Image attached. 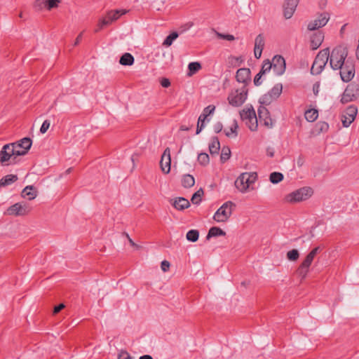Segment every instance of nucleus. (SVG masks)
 <instances>
[{"mask_svg": "<svg viewBox=\"0 0 359 359\" xmlns=\"http://www.w3.org/2000/svg\"><path fill=\"white\" fill-rule=\"evenodd\" d=\"M348 56V49L344 46H337L334 48L332 52H330V67L337 70L346 62V58Z\"/></svg>", "mask_w": 359, "mask_h": 359, "instance_id": "nucleus-1", "label": "nucleus"}, {"mask_svg": "<svg viewBox=\"0 0 359 359\" xmlns=\"http://www.w3.org/2000/svg\"><path fill=\"white\" fill-rule=\"evenodd\" d=\"M222 128H223V126H222V123H220V122H217V123H215L214 125V131L216 133L221 132Z\"/></svg>", "mask_w": 359, "mask_h": 359, "instance_id": "nucleus-56", "label": "nucleus"}, {"mask_svg": "<svg viewBox=\"0 0 359 359\" xmlns=\"http://www.w3.org/2000/svg\"><path fill=\"white\" fill-rule=\"evenodd\" d=\"M170 266V262L166 260L163 261L161 264V269L164 272L168 271Z\"/></svg>", "mask_w": 359, "mask_h": 359, "instance_id": "nucleus-53", "label": "nucleus"}, {"mask_svg": "<svg viewBox=\"0 0 359 359\" xmlns=\"http://www.w3.org/2000/svg\"><path fill=\"white\" fill-rule=\"evenodd\" d=\"M226 233L219 227L212 226L210 229L208 233L206 236L207 239H209L211 237H215L219 236H225Z\"/></svg>", "mask_w": 359, "mask_h": 359, "instance_id": "nucleus-28", "label": "nucleus"}, {"mask_svg": "<svg viewBox=\"0 0 359 359\" xmlns=\"http://www.w3.org/2000/svg\"><path fill=\"white\" fill-rule=\"evenodd\" d=\"M172 205L178 210H183L190 206L189 201L184 197L176 198Z\"/></svg>", "mask_w": 359, "mask_h": 359, "instance_id": "nucleus-20", "label": "nucleus"}, {"mask_svg": "<svg viewBox=\"0 0 359 359\" xmlns=\"http://www.w3.org/2000/svg\"><path fill=\"white\" fill-rule=\"evenodd\" d=\"M240 116L242 121L245 123V125L250 130H257L258 127L257 118L255 111L252 106L241 111Z\"/></svg>", "mask_w": 359, "mask_h": 359, "instance_id": "nucleus-6", "label": "nucleus"}, {"mask_svg": "<svg viewBox=\"0 0 359 359\" xmlns=\"http://www.w3.org/2000/svg\"><path fill=\"white\" fill-rule=\"evenodd\" d=\"M112 22V16L110 13H108V15L100 20L97 27L95 29V32H97L100 30H102L104 27L106 26L110 25Z\"/></svg>", "mask_w": 359, "mask_h": 359, "instance_id": "nucleus-26", "label": "nucleus"}, {"mask_svg": "<svg viewBox=\"0 0 359 359\" xmlns=\"http://www.w3.org/2000/svg\"><path fill=\"white\" fill-rule=\"evenodd\" d=\"M330 56V49L328 48L321 50L316 55L314 62L311 68V73L313 75H318L325 67Z\"/></svg>", "mask_w": 359, "mask_h": 359, "instance_id": "nucleus-2", "label": "nucleus"}, {"mask_svg": "<svg viewBox=\"0 0 359 359\" xmlns=\"http://www.w3.org/2000/svg\"><path fill=\"white\" fill-rule=\"evenodd\" d=\"M283 90V85L281 83L276 84L270 91L262 95L259 100L262 104L269 105L273 100L279 97Z\"/></svg>", "mask_w": 359, "mask_h": 359, "instance_id": "nucleus-9", "label": "nucleus"}, {"mask_svg": "<svg viewBox=\"0 0 359 359\" xmlns=\"http://www.w3.org/2000/svg\"><path fill=\"white\" fill-rule=\"evenodd\" d=\"M258 116L259 121H263L264 125L268 128H271L273 125V121L270 117L269 110L263 106H260L258 109Z\"/></svg>", "mask_w": 359, "mask_h": 359, "instance_id": "nucleus-18", "label": "nucleus"}, {"mask_svg": "<svg viewBox=\"0 0 359 359\" xmlns=\"http://www.w3.org/2000/svg\"><path fill=\"white\" fill-rule=\"evenodd\" d=\"M359 97V83L353 81L350 83L344 91L341 102L346 104L356 100Z\"/></svg>", "mask_w": 359, "mask_h": 359, "instance_id": "nucleus-7", "label": "nucleus"}, {"mask_svg": "<svg viewBox=\"0 0 359 359\" xmlns=\"http://www.w3.org/2000/svg\"><path fill=\"white\" fill-rule=\"evenodd\" d=\"M318 28H320V27L318 26V21H316V20L311 21L308 25V29H309L311 31L316 30Z\"/></svg>", "mask_w": 359, "mask_h": 359, "instance_id": "nucleus-50", "label": "nucleus"}, {"mask_svg": "<svg viewBox=\"0 0 359 359\" xmlns=\"http://www.w3.org/2000/svg\"><path fill=\"white\" fill-rule=\"evenodd\" d=\"M305 118L309 122H313L318 116V111L316 109H308L305 112Z\"/></svg>", "mask_w": 359, "mask_h": 359, "instance_id": "nucleus-30", "label": "nucleus"}, {"mask_svg": "<svg viewBox=\"0 0 359 359\" xmlns=\"http://www.w3.org/2000/svg\"><path fill=\"white\" fill-rule=\"evenodd\" d=\"M83 32H81L78 35V36L76 37V39L74 43V46H77L81 42V41L82 39V36H83Z\"/></svg>", "mask_w": 359, "mask_h": 359, "instance_id": "nucleus-62", "label": "nucleus"}, {"mask_svg": "<svg viewBox=\"0 0 359 359\" xmlns=\"http://www.w3.org/2000/svg\"><path fill=\"white\" fill-rule=\"evenodd\" d=\"M339 69L341 80L344 82H349L355 75V65L349 60H347Z\"/></svg>", "mask_w": 359, "mask_h": 359, "instance_id": "nucleus-10", "label": "nucleus"}, {"mask_svg": "<svg viewBox=\"0 0 359 359\" xmlns=\"http://www.w3.org/2000/svg\"><path fill=\"white\" fill-rule=\"evenodd\" d=\"M248 88L246 86H242L240 89L231 90L228 96L229 104L233 107L241 106L247 100Z\"/></svg>", "mask_w": 359, "mask_h": 359, "instance_id": "nucleus-5", "label": "nucleus"}, {"mask_svg": "<svg viewBox=\"0 0 359 359\" xmlns=\"http://www.w3.org/2000/svg\"><path fill=\"white\" fill-rule=\"evenodd\" d=\"M15 148L11 144H5L0 151V163L3 165H8L14 163L17 154Z\"/></svg>", "mask_w": 359, "mask_h": 359, "instance_id": "nucleus-8", "label": "nucleus"}, {"mask_svg": "<svg viewBox=\"0 0 359 359\" xmlns=\"http://www.w3.org/2000/svg\"><path fill=\"white\" fill-rule=\"evenodd\" d=\"M255 47L257 49H264V38L262 34L257 36L255 41Z\"/></svg>", "mask_w": 359, "mask_h": 359, "instance_id": "nucleus-40", "label": "nucleus"}, {"mask_svg": "<svg viewBox=\"0 0 359 359\" xmlns=\"http://www.w3.org/2000/svg\"><path fill=\"white\" fill-rule=\"evenodd\" d=\"M179 34L177 32H173L170 34L164 40L163 45L164 46H170L172 42L178 37Z\"/></svg>", "mask_w": 359, "mask_h": 359, "instance_id": "nucleus-32", "label": "nucleus"}, {"mask_svg": "<svg viewBox=\"0 0 359 359\" xmlns=\"http://www.w3.org/2000/svg\"><path fill=\"white\" fill-rule=\"evenodd\" d=\"M235 187L241 191L245 192L250 185L248 172H243L235 181Z\"/></svg>", "mask_w": 359, "mask_h": 359, "instance_id": "nucleus-16", "label": "nucleus"}, {"mask_svg": "<svg viewBox=\"0 0 359 359\" xmlns=\"http://www.w3.org/2000/svg\"><path fill=\"white\" fill-rule=\"evenodd\" d=\"M207 118V114H201L198 120V124L196 128V134L200 133L201 130L205 126V121Z\"/></svg>", "mask_w": 359, "mask_h": 359, "instance_id": "nucleus-39", "label": "nucleus"}, {"mask_svg": "<svg viewBox=\"0 0 359 359\" xmlns=\"http://www.w3.org/2000/svg\"><path fill=\"white\" fill-rule=\"evenodd\" d=\"M65 307V305L63 304H60L54 307L53 313H57L60 312L63 308Z\"/></svg>", "mask_w": 359, "mask_h": 359, "instance_id": "nucleus-60", "label": "nucleus"}, {"mask_svg": "<svg viewBox=\"0 0 359 359\" xmlns=\"http://www.w3.org/2000/svg\"><path fill=\"white\" fill-rule=\"evenodd\" d=\"M139 359H153V358L149 355H144L140 356Z\"/></svg>", "mask_w": 359, "mask_h": 359, "instance_id": "nucleus-64", "label": "nucleus"}, {"mask_svg": "<svg viewBox=\"0 0 359 359\" xmlns=\"http://www.w3.org/2000/svg\"><path fill=\"white\" fill-rule=\"evenodd\" d=\"M123 234L126 236V238H128L129 243H130V245L132 246H135V247H137V244H135L133 241L130 238V236H128V233H123Z\"/></svg>", "mask_w": 359, "mask_h": 359, "instance_id": "nucleus-63", "label": "nucleus"}, {"mask_svg": "<svg viewBox=\"0 0 359 359\" xmlns=\"http://www.w3.org/2000/svg\"><path fill=\"white\" fill-rule=\"evenodd\" d=\"M320 85L318 83H316L313 86V90L315 95H317L319 91Z\"/></svg>", "mask_w": 359, "mask_h": 359, "instance_id": "nucleus-61", "label": "nucleus"}, {"mask_svg": "<svg viewBox=\"0 0 359 359\" xmlns=\"http://www.w3.org/2000/svg\"><path fill=\"white\" fill-rule=\"evenodd\" d=\"M231 156V150L228 147H224L222 149V153L220 156V160L222 163H224L227 160L229 159Z\"/></svg>", "mask_w": 359, "mask_h": 359, "instance_id": "nucleus-37", "label": "nucleus"}, {"mask_svg": "<svg viewBox=\"0 0 359 359\" xmlns=\"http://www.w3.org/2000/svg\"><path fill=\"white\" fill-rule=\"evenodd\" d=\"M271 69H273V67L271 62L269 60H266L264 62V64L259 72H261V74L264 75L266 73L269 72Z\"/></svg>", "mask_w": 359, "mask_h": 359, "instance_id": "nucleus-44", "label": "nucleus"}, {"mask_svg": "<svg viewBox=\"0 0 359 359\" xmlns=\"http://www.w3.org/2000/svg\"><path fill=\"white\" fill-rule=\"evenodd\" d=\"M201 69V63L198 62H190L188 65V75L192 76Z\"/></svg>", "mask_w": 359, "mask_h": 359, "instance_id": "nucleus-31", "label": "nucleus"}, {"mask_svg": "<svg viewBox=\"0 0 359 359\" xmlns=\"http://www.w3.org/2000/svg\"><path fill=\"white\" fill-rule=\"evenodd\" d=\"M203 190L202 189H200L196 192H195L191 198V201L193 204H199L201 201V196L203 195Z\"/></svg>", "mask_w": 359, "mask_h": 359, "instance_id": "nucleus-36", "label": "nucleus"}, {"mask_svg": "<svg viewBox=\"0 0 359 359\" xmlns=\"http://www.w3.org/2000/svg\"><path fill=\"white\" fill-rule=\"evenodd\" d=\"M236 207V204L232 201L225 202L215 213L214 220L217 222H226L232 215Z\"/></svg>", "mask_w": 359, "mask_h": 359, "instance_id": "nucleus-4", "label": "nucleus"}, {"mask_svg": "<svg viewBox=\"0 0 359 359\" xmlns=\"http://www.w3.org/2000/svg\"><path fill=\"white\" fill-rule=\"evenodd\" d=\"M195 184V180L194 177L191 175H183L182 180V185L184 188H190L193 187Z\"/></svg>", "mask_w": 359, "mask_h": 359, "instance_id": "nucleus-29", "label": "nucleus"}, {"mask_svg": "<svg viewBox=\"0 0 359 359\" xmlns=\"http://www.w3.org/2000/svg\"><path fill=\"white\" fill-rule=\"evenodd\" d=\"M358 113V108L355 105L348 106L342 115L341 121L344 127H348L355 120Z\"/></svg>", "mask_w": 359, "mask_h": 359, "instance_id": "nucleus-12", "label": "nucleus"}, {"mask_svg": "<svg viewBox=\"0 0 359 359\" xmlns=\"http://www.w3.org/2000/svg\"><path fill=\"white\" fill-rule=\"evenodd\" d=\"M118 359H133L129 353L126 351H121L118 355Z\"/></svg>", "mask_w": 359, "mask_h": 359, "instance_id": "nucleus-51", "label": "nucleus"}, {"mask_svg": "<svg viewBox=\"0 0 359 359\" xmlns=\"http://www.w3.org/2000/svg\"><path fill=\"white\" fill-rule=\"evenodd\" d=\"M34 189L33 186L25 187L22 191V197L27 198L28 200L34 199L37 196V193Z\"/></svg>", "mask_w": 359, "mask_h": 359, "instance_id": "nucleus-22", "label": "nucleus"}, {"mask_svg": "<svg viewBox=\"0 0 359 359\" xmlns=\"http://www.w3.org/2000/svg\"><path fill=\"white\" fill-rule=\"evenodd\" d=\"M18 180L16 175H7L0 180V187L8 186Z\"/></svg>", "mask_w": 359, "mask_h": 359, "instance_id": "nucleus-24", "label": "nucleus"}, {"mask_svg": "<svg viewBox=\"0 0 359 359\" xmlns=\"http://www.w3.org/2000/svg\"><path fill=\"white\" fill-rule=\"evenodd\" d=\"M29 211L30 209L25 203H16L6 210V214L11 216H25Z\"/></svg>", "mask_w": 359, "mask_h": 359, "instance_id": "nucleus-11", "label": "nucleus"}, {"mask_svg": "<svg viewBox=\"0 0 359 359\" xmlns=\"http://www.w3.org/2000/svg\"><path fill=\"white\" fill-rule=\"evenodd\" d=\"M270 182L273 184H277L283 180V175L281 172H273L269 176Z\"/></svg>", "mask_w": 359, "mask_h": 359, "instance_id": "nucleus-33", "label": "nucleus"}, {"mask_svg": "<svg viewBox=\"0 0 359 359\" xmlns=\"http://www.w3.org/2000/svg\"><path fill=\"white\" fill-rule=\"evenodd\" d=\"M186 237L188 241L196 242L198 239L199 232L198 230L191 229L187 232Z\"/></svg>", "mask_w": 359, "mask_h": 359, "instance_id": "nucleus-35", "label": "nucleus"}, {"mask_svg": "<svg viewBox=\"0 0 359 359\" xmlns=\"http://www.w3.org/2000/svg\"><path fill=\"white\" fill-rule=\"evenodd\" d=\"M313 194V190L310 187H302L290 194H287L284 200L287 203H295L307 200Z\"/></svg>", "mask_w": 359, "mask_h": 359, "instance_id": "nucleus-3", "label": "nucleus"}, {"mask_svg": "<svg viewBox=\"0 0 359 359\" xmlns=\"http://www.w3.org/2000/svg\"><path fill=\"white\" fill-rule=\"evenodd\" d=\"M299 0H285L283 5V15L286 19L293 15Z\"/></svg>", "mask_w": 359, "mask_h": 359, "instance_id": "nucleus-17", "label": "nucleus"}, {"mask_svg": "<svg viewBox=\"0 0 359 359\" xmlns=\"http://www.w3.org/2000/svg\"><path fill=\"white\" fill-rule=\"evenodd\" d=\"M34 8L36 11H41L46 8V0H36L34 4Z\"/></svg>", "mask_w": 359, "mask_h": 359, "instance_id": "nucleus-45", "label": "nucleus"}, {"mask_svg": "<svg viewBox=\"0 0 359 359\" xmlns=\"http://www.w3.org/2000/svg\"><path fill=\"white\" fill-rule=\"evenodd\" d=\"M60 0H46V9L50 11L52 8H57Z\"/></svg>", "mask_w": 359, "mask_h": 359, "instance_id": "nucleus-46", "label": "nucleus"}, {"mask_svg": "<svg viewBox=\"0 0 359 359\" xmlns=\"http://www.w3.org/2000/svg\"><path fill=\"white\" fill-rule=\"evenodd\" d=\"M219 38L226 39L228 41H233L235 39L234 36L231 34H218Z\"/></svg>", "mask_w": 359, "mask_h": 359, "instance_id": "nucleus-55", "label": "nucleus"}, {"mask_svg": "<svg viewBox=\"0 0 359 359\" xmlns=\"http://www.w3.org/2000/svg\"><path fill=\"white\" fill-rule=\"evenodd\" d=\"M251 72L249 68H241L236 72V79L238 83L243 84V86L248 88L251 81Z\"/></svg>", "mask_w": 359, "mask_h": 359, "instance_id": "nucleus-15", "label": "nucleus"}, {"mask_svg": "<svg viewBox=\"0 0 359 359\" xmlns=\"http://www.w3.org/2000/svg\"><path fill=\"white\" fill-rule=\"evenodd\" d=\"M238 128V125L236 120H233L232 125L230 127V131L225 130V135L227 137H230L231 134H234V136L238 135L237 129Z\"/></svg>", "mask_w": 359, "mask_h": 359, "instance_id": "nucleus-42", "label": "nucleus"}, {"mask_svg": "<svg viewBox=\"0 0 359 359\" xmlns=\"http://www.w3.org/2000/svg\"><path fill=\"white\" fill-rule=\"evenodd\" d=\"M160 83L163 88H168L170 86V81L167 78L161 79Z\"/></svg>", "mask_w": 359, "mask_h": 359, "instance_id": "nucleus-52", "label": "nucleus"}, {"mask_svg": "<svg viewBox=\"0 0 359 359\" xmlns=\"http://www.w3.org/2000/svg\"><path fill=\"white\" fill-rule=\"evenodd\" d=\"M215 107L214 105H209L206 107L202 113V114H207V117L214 112Z\"/></svg>", "mask_w": 359, "mask_h": 359, "instance_id": "nucleus-49", "label": "nucleus"}, {"mask_svg": "<svg viewBox=\"0 0 359 359\" xmlns=\"http://www.w3.org/2000/svg\"><path fill=\"white\" fill-rule=\"evenodd\" d=\"M128 12V10L126 9L114 10V21L117 20L121 15L126 14Z\"/></svg>", "mask_w": 359, "mask_h": 359, "instance_id": "nucleus-47", "label": "nucleus"}, {"mask_svg": "<svg viewBox=\"0 0 359 359\" xmlns=\"http://www.w3.org/2000/svg\"><path fill=\"white\" fill-rule=\"evenodd\" d=\"M311 265V263L307 261L306 259H304L302 263L299 266L295 273L300 278L301 281L304 280L309 271V268Z\"/></svg>", "mask_w": 359, "mask_h": 359, "instance_id": "nucleus-19", "label": "nucleus"}, {"mask_svg": "<svg viewBox=\"0 0 359 359\" xmlns=\"http://www.w3.org/2000/svg\"><path fill=\"white\" fill-rule=\"evenodd\" d=\"M329 14L327 13H321L318 19L315 20L316 21H318V26L320 27H322L323 26H325L328 20H329Z\"/></svg>", "mask_w": 359, "mask_h": 359, "instance_id": "nucleus-34", "label": "nucleus"}, {"mask_svg": "<svg viewBox=\"0 0 359 359\" xmlns=\"http://www.w3.org/2000/svg\"><path fill=\"white\" fill-rule=\"evenodd\" d=\"M263 74H261V72H259L254 78V84L257 86L261 85L262 81L261 78Z\"/></svg>", "mask_w": 359, "mask_h": 359, "instance_id": "nucleus-54", "label": "nucleus"}, {"mask_svg": "<svg viewBox=\"0 0 359 359\" xmlns=\"http://www.w3.org/2000/svg\"><path fill=\"white\" fill-rule=\"evenodd\" d=\"M32 140L29 137H24L18 142L11 143L15 148L17 156H22L27 153L32 146Z\"/></svg>", "mask_w": 359, "mask_h": 359, "instance_id": "nucleus-13", "label": "nucleus"}, {"mask_svg": "<svg viewBox=\"0 0 359 359\" xmlns=\"http://www.w3.org/2000/svg\"><path fill=\"white\" fill-rule=\"evenodd\" d=\"M324 39V35L322 32H317L312 35L311 38V48L316 50L320 47Z\"/></svg>", "mask_w": 359, "mask_h": 359, "instance_id": "nucleus-21", "label": "nucleus"}, {"mask_svg": "<svg viewBox=\"0 0 359 359\" xmlns=\"http://www.w3.org/2000/svg\"><path fill=\"white\" fill-rule=\"evenodd\" d=\"M50 123L48 120H45L41 128H40V132L42 133V134H44L45 133H46V131L48 130V129L50 127Z\"/></svg>", "mask_w": 359, "mask_h": 359, "instance_id": "nucleus-48", "label": "nucleus"}, {"mask_svg": "<svg viewBox=\"0 0 359 359\" xmlns=\"http://www.w3.org/2000/svg\"><path fill=\"white\" fill-rule=\"evenodd\" d=\"M210 158L208 154L201 153L198 156V161L202 165H206L209 163Z\"/></svg>", "mask_w": 359, "mask_h": 359, "instance_id": "nucleus-41", "label": "nucleus"}, {"mask_svg": "<svg viewBox=\"0 0 359 359\" xmlns=\"http://www.w3.org/2000/svg\"><path fill=\"white\" fill-rule=\"evenodd\" d=\"M134 57L128 53H124L120 58L119 63L123 66H130L134 63Z\"/></svg>", "mask_w": 359, "mask_h": 359, "instance_id": "nucleus-25", "label": "nucleus"}, {"mask_svg": "<svg viewBox=\"0 0 359 359\" xmlns=\"http://www.w3.org/2000/svg\"><path fill=\"white\" fill-rule=\"evenodd\" d=\"M321 250V248L320 246H318V247H316L314 248L305 257V259H306L307 261H309V262H311L312 264L313 261V259L314 257H316V255L319 252H320Z\"/></svg>", "mask_w": 359, "mask_h": 359, "instance_id": "nucleus-38", "label": "nucleus"}, {"mask_svg": "<svg viewBox=\"0 0 359 359\" xmlns=\"http://www.w3.org/2000/svg\"><path fill=\"white\" fill-rule=\"evenodd\" d=\"M262 49H257L255 47L254 48V53H255V57L257 59H259L261 55H262Z\"/></svg>", "mask_w": 359, "mask_h": 359, "instance_id": "nucleus-59", "label": "nucleus"}, {"mask_svg": "<svg viewBox=\"0 0 359 359\" xmlns=\"http://www.w3.org/2000/svg\"><path fill=\"white\" fill-rule=\"evenodd\" d=\"M220 149V143L217 137H212L209 144V151L212 155L218 154Z\"/></svg>", "mask_w": 359, "mask_h": 359, "instance_id": "nucleus-23", "label": "nucleus"}, {"mask_svg": "<svg viewBox=\"0 0 359 359\" xmlns=\"http://www.w3.org/2000/svg\"><path fill=\"white\" fill-rule=\"evenodd\" d=\"M161 158H170V148L167 147V148L164 150V151H163V154H162V156H161Z\"/></svg>", "mask_w": 359, "mask_h": 359, "instance_id": "nucleus-58", "label": "nucleus"}, {"mask_svg": "<svg viewBox=\"0 0 359 359\" xmlns=\"http://www.w3.org/2000/svg\"><path fill=\"white\" fill-rule=\"evenodd\" d=\"M248 175L250 176V184L254 183L257 177V172H248Z\"/></svg>", "mask_w": 359, "mask_h": 359, "instance_id": "nucleus-57", "label": "nucleus"}, {"mask_svg": "<svg viewBox=\"0 0 359 359\" xmlns=\"http://www.w3.org/2000/svg\"><path fill=\"white\" fill-rule=\"evenodd\" d=\"M171 158H161L160 166L161 170L165 174H168L170 171Z\"/></svg>", "mask_w": 359, "mask_h": 359, "instance_id": "nucleus-27", "label": "nucleus"}, {"mask_svg": "<svg viewBox=\"0 0 359 359\" xmlns=\"http://www.w3.org/2000/svg\"><path fill=\"white\" fill-rule=\"evenodd\" d=\"M271 63L273 70L276 75L280 76L285 72L286 69L285 60L281 55H275Z\"/></svg>", "mask_w": 359, "mask_h": 359, "instance_id": "nucleus-14", "label": "nucleus"}, {"mask_svg": "<svg viewBox=\"0 0 359 359\" xmlns=\"http://www.w3.org/2000/svg\"><path fill=\"white\" fill-rule=\"evenodd\" d=\"M299 257V251L296 249L290 250L287 253V258L290 261H296Z\"/></svg>", "mask_w": 359, "mask_h": 359, "instance_id": "nucleus-43", "label": "nucleus"}]
</instances>
